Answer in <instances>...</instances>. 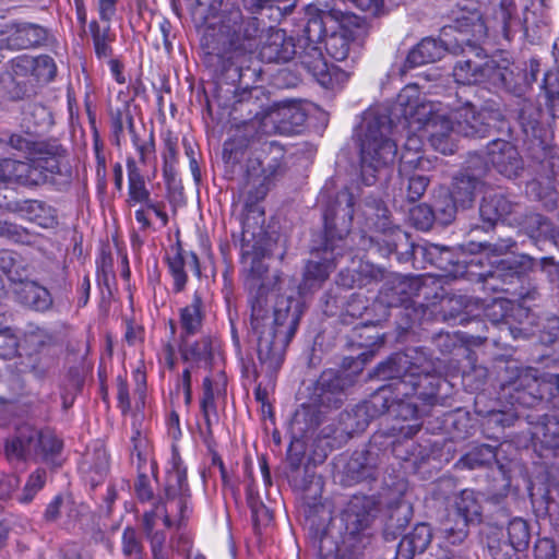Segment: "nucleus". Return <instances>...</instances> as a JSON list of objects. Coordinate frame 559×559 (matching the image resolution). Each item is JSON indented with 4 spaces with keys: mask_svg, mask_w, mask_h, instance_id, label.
Returning <instances> with one entry per match:
<instances>
[{
    "mask_svg": "<svg viewBox=\"0 0 559 559\" xmlns=\"http://www.w3.org/2000/svg\"><path fill=\"white\" fill-rule=\"evenodd\" d=\"M19 163L20 160L10 158L0 159V181L15 182Z\"/></svg>",
    "mask_w": 559,
    "mask_h": 559,
    "instance_id": "obj_61",
    "label": "nucleus"
},
{
    "mask_svg": "<svg viewBox=\"0 0 559 559\" xmlns=\"http://www.w3.org/2000/svg\"><path fill=\"white\" fill-rule=\"evenodd\" d=\"M481 495L472 489H464L455 496L453 509L457 520L453 526L450 521L442 524L441 533L452 545L461 544L467 536V527L471 524L481 522L483 500Z\"/></svg>",
    "mask_w": 559,
    "mask_h": 559,
    "instance_id": "obj_13",
    "label": "nucleus"
},
{
    "mask_svg": "<svg viewBox=\"0 0 559 559\" xmlns=\"http://www.w3.org/2000/svg\"><path fill=\"white\" fill-rule=\"evenodd\" d=\"M166 473L165 481V501H159L152 511H157L158 507H164L170 518L171 526L180 525L188 508V483L187 471L182 464L181 457L174 450Z\"/></svg>",
    "mask_w": 559,
    "mask_h": 559,
    "instance_id": "obj_12",
    "label": "nucleus"
},
{
    "mask_svg": "<svg viewBox=\"0 0 559 559\" xmlns=\"http://www.w3.org/2000/svg\"><path fill=\"white\" fill-rule=\"evenodd\" d=\"M514 242L511 239H502L496 243H471V251L474 252L475 249L479 251V254L473 258L469 261V264H484V259H489V257H499L507 253L512 247Z\"/></svg>",
    "mask_w": 559,
    "mask_h": 559,
    "instance_id": "obj_43",
    "label": "nucleus"
},
{
    "mask_svg": "<svg viewBox=\"0 0 559 559\" xmlns=\"http://www.w3.org/2000/svg\"><path fill=\"white\" fill-rule=\"evenodd\" d=\"M162 506L157 511H146L143 515V528L151 542V549L154 559H169V550L165 547L166 535L157 530V521L162 520L165 527H171V521Z\"/></svg>",
    "mask_w": 559,
    "mask_h": 559,
    "instance_id": "obj_22",
    "label": "nucleus"
},
{
    "mask_svg": "<svg viewBox=\"0 0 559 559\" xmlns=\"http://www.w3.org/2000/svg\"><path fill=\"white\" fill-rule=\"evenodd\" d=\"M371 503L367 498L354 497L343 514L346 530L356 534L369 526L371 522Z\"/></svg>",
    "mask_w": 559,
    "mask_h": 559,
    "instance_id": "obj_31",
    "label": "nucleus"
},
{
    "mask_svg": "<svg viewBox=\"0 0 559 559\" xmlns=\"http://www.w3.org/2000/svg\"><path fill=\"white\" fill-rule=\"evenodd\" d=\"M481 76L479 83L486 84L488 88L506 90L514 94L522 93L519 82L520 73L514 72L512 64L507 59L481 60Z\"/></svg>",
    "mask_w": 559,
    "mask_h": 559,
    "instance_id": "obj_18",
    "label": "nucleus"
},
{
    "mask_svg": "<svg viewBox=\"0 0 559 559\" xmlns=\"http://www.w3.org/2000/svg\"><path fill=\"white\" fill-rule=\"evenodd\" d=\"M496 19L500 21L503 36L509 39L512 31L520 25L518 9L514 0H499Z\"/></svg>",
    "mask_w": 559,
    "mask_h": 559,
    "instance_id": "obj_44",
    "label": "nucleus"
},
{
    "mask_svg": "<svg viewBox=\"0 0 559 559\" xmlns=\"http://www.w3.org/2000/svg\"><path fill=\"white\" fill-rule=\"evenodd\" d=\"M538 263L527 254L507 257L490 262V270L478 275L488 284V280L499 278L503 283L512 284L514 280L522 282V278L534 272Z\"/></svg>",
    "mask_w": 559,
    "mask_h": 559,
    "instance_id": "obj_16",
    "label": "nucleus"
},
{
    "mask_svg": "<svg viewBox=\"0 0 559 559\" xmlns=\"http://www.w3.org/2000/svg\"><path fill=\"white\" fill-rule=\"evenodd\" d=\"M278 170L280 164L277 160L270 163L266 168L262 167V162L258 158H250L247 162V187L249 189H255L251 200H260L264 198L272 178L277 175Z\"/></svg>",
    "mask_w": 559,
    "mask_h": 559,
    "instance_id": "obj_26",
    "label": "nucleus"
},
{
    "mask_svg": "<svg viewBox=\"0 0 559 559\" xmlns=\"http://www.w3.org/2000/svg\"><path fill=\"white\" fill-rule=\"evenodd\" d=\"M360 164L365 185L371 186L376 171L394 162L397 146L392 121L385 112L367 111L360 126Z\"/></svg>",
    "mask_w": 559,
    "mask_h": 559,
    "instance_id": "obj_6",
    "label": "nucleus"
},
{
    "mask_svg": "<svg viewBox=\"0 0 559 559\" xmlns=\"http://www.w3.org/2000/svg\"><path fill=\"white\" fill-rule=\"evenodd\" d=\"M0 336L10 343L0 346V358L14 359L17 373H32L43 380L57 366L58 358L53 350L56 340L46 329L29 324L17 337L10 326L0 325Z\"/></svg>",
    "mask_w": 559,
    "mask_h": 559,
    "instance_id": "obj_5",
    "label": "nucleus"
},
{
    "mask_svg": "<svg viewBox=\"0 0 559 559\" xmlns=\"http://www.w3.org/2000/svg\"><path fill=\"white\" fill-rule=\"evenodd\" d=\"M431 371V362L416 349L394 354L379 365L377 372L382 379L395 380L391 384L395 395L389 404L391 392L380 389L371 400L372 407L402 420H417L420 409L415 399L430 404L437 393V378Z\"/></svg>",
    "mask_w": 559,
    "mask_h": 559,
    "instance_id": "obj_2",
    "label": "nucleus"
},
{
    "mask_svg": "<svg viewBox=\"0 0 559 559\" xmlns=\"http://www.w3.org/2000/svg\"><path fill=\"white\" fill-rule=\"evenodd\" d=\"M415 167H409L408 170L405 173V174H401L402 178L404 179V177H406V188H407V199L411 201V202H415L417 200H419L427 187H428V183H429V179L421 175V174H411V171L414 169ZM404 180L402 181V185H404Z\"/></svg>",
    "mask_w": 559,
    "mask_h": 559,
    "instance_id": "obj_51",
    "label": "nucleus"
},
{
    "mask_svg": "<svg viewBox=\"0 0 559 559\" xmlns=\"http://www.w3.org/2000/svg\"><path fill=\"white\" fill-rule=\"evenodd\" d=\"M350 47V39L346 32L333 33L325 39L328 55L336 61H344Z\"/></svg>",
    "mask_w": 559,
    "mask_h": 559,
    "instance_id": "obj_49",
    "label": "nucleus"
},
{
    "mask_svg": "<svg viewBox=\"0 0 559 559\" xmlns=\"http://www.w3.org/2000/svg\"><path fill=\"white\" fill-rule=\"evenodd\" d=\"M20 478L16 475H3L0 477V500H5L20 486Z\"/></svg>",
    "mask_w": 559,
    "mask_h": 559,
    "instance_id": "obj_60",
    "label": "nucleus"
},
{
    "mask_svg": "<svg viewBox=\"0 0 559 559\" xmlns=\"http://www.w3.org/2000/svg\"><path fill=\"white\" fill-rule=\"evenodd\" d=\"M408 106L400 104V95L397 96L396 105L394 107V116L399 118V123L403 129H407V139L404 144V152L401 156L400 171L405 174L409 167H421L425 169V165L429 164L426 157L420 155L423 147V139L429 141V136L425 131L427 119L423 121V126L419 128V123H413L411 117L406 112Z\"/></svg>",
    "mask_w": 559,
    "mask_h": 559,
    "instance_id": "obj_14",
    "label": "nucleus"
},
{
    "mask_svg": "<svg viewBox=\"0 0 559 559\" xmlns=\"http://www.w3.org/2000/svg\"><path fill=\"white\" fill-rule=\"evenodd\" d=\"M60 158L56 150L48 153L39 152L27 162H20L16 165L15 183L39 186L47 182L55 174L60 173Z\"/></svg>",
    "mask_w": 559,
    "mask_h": 559,
    "instance_id": "obj_15",
    "label": "nucleus"
},
{
    "mask_svg": "<svg viewBox=\"0 0 559 559\" xmlns=\"http://www.w3.org/2000/svg\"><path fill=\"white\" fill-rule=\"evenodd\" d=\"M342 384L333 372H324L316 388L317 403L324 407H338L342 402Z\"/></svg>",
    "mask_w": 559,
    "mask_h": 559,
    "instance_id": "obj_35",
    "label": "nucleus"
},
{
    "mask_svg": "<svg viewBox=\"0 0 559 559\" xmlns=\"http://www.w3.org/2000/svg\"><path fill=\"white\" fill-rule=\"evenodd\" d=\"M459 206L451 193L439 195L433 203L436 219L443 225L452 223Z\"/></svg>",
    "mask_w": 559,
    "mask_h": 559,
    "instance_id": "obj_50",
    "label": "nucleus"
},
{
    "mask_svg": "<svg viewBox=\"0 0 559 559\" xmlns=\"http://www.w3.org/2000/svg\"><path fill=\"white\" fill-rule=\"evenodd\" d=\"M179 336V350L182 359L191 365L207 364L212 357V338L209 335Z\"/></svg>",
    "mask_w": 559,
    "mask_h": 559,
    "instance_id": "obj_30",
    "label": "nucleus"
},
{
    "mask_svg": "<svg viewBox=\"0 0 559 559\" xmlns=\"http://www.w3.org/2000/svg\"><path fill=\"white\" fill-rule=\"evenodd\" d=\"M13 295L17 304L34 311L45 312L52 306L49 290L34 281L27 280L14 286Z\"/></svg>",
    "mask_w": 559,
    "mask_h": 559,
    "instance_id": "obj_24",
    "label": "nucleus"
},
{
    "mask_svg": "<svg viewBox=\"0 0 559 559\" xmlns=\"http://www.w3.org/2000/svg\"><path fill=\"white\" fill-rule=\"evenodd\" d=\"M33 72L41 82H50L57 72L55 61L49 56H39L32 61Z\"/></svg>",
    "mask_w": 559,
    "mask_h": 559,
    "instance_id": "obj_53",
    "label": "nucleus"
},
{
    "mask_svg": "<svg viewBox=\"0 0 559 559\" xmlns=\"http://www.w3.org/2000/svg\"><path fill=\"white\" fill-rule=\"evenodd\" d=\"M508 545L515 551H524L528 548L531 542V525L521 518L511 519L506 527Z\"/></svg>",
    "mask_w": 559,
    "mask_h": 559,
    "instance_id": "obj_37",
    "label": "nucleus"
},
{
    "mask_svg": "<svg viewBox=\"0 0 559 559\" xmlns=\"http://www.w3.org/2000/svg\"><path fill=\"white\" fill-rule=\"evenodd\" d=\"M513 404L532 407L539 403L552 389L559 394V373L539 374L534 368H522L516 378L508 384Z\"/></svg>",
    "mask_w": 559,
    "mask_h": 559,
    "instance_id": "obj_11",
    "label": "nucleus"
},
{
    "mask_svg": "<svg viewBox=\"0 0 559 559\" xmlns=\"http://www.w3.org/2000/svg\"><path fill=\"white\" fill-rule=\"evenodd\" d=\"M145 473H146V471H144V469L139 471V478L135 483L136 496L142 501H147L153 496V492L150 487V484H148Z\"/></svg>",
    "mask_w": 559,
    "mask_h": 559,
    "instance_id": "obj_63",
    "label": "nucleus"
},
{
    "mask_svg": "<svg viewBox=\"0 0 559 559\" xmlns=\"http://www.w3.org/2000/svg\"><path fill=\"white\" fill-rule=\"evenodd\" d=\"M407 285L408 284L404 278L397 276L394 281V285L391 288H386L385 290L381 292V294L386 297L385 301L389 306H397L406 299Z\"/></svg>",
    "mask_w": 559,
    "mask_h": 559,
    "instance_id": "obj_54",
    "label": "nucleus"
},
{
    "mask_svg": "<svg viewBox=\"0 0 559 559\" xmlns=\"http://www.w3.org/2000/svg\"><path fill=\"white\" fill-rule=\"evenodd\" d=\"M496 451L492 447L483 444L466 453L459 462L462 467L474 469L489 465L496 460Z\"/></svg>",
    "mask_w": 559,
    "mask_h": 559,
    "instance_id": "obj_45",
    "label": "nucleus"
},
{
    "mask_svg": "<svg viewBox=\"0 0 559 559\" xmlns=\"http://www.w3.org/2000/svg\"><path fill=\"white\" fill-rule=\"evenodd\" d=\"M0 238H5L10 241L28 245V246H40L43 242V238L40 235L31 231L29 229L11 223L7 221L0 219Z\"/></svg>",
    "mask_w": 559,
    "mask_h": 559,
    "instance_id": "obj_40",
    "label": "nucleus"
},
{
    "mask_svg": "<svg viewBox=\"0 0 559 559\" xmlns=\"http://www.w3.org/2000/svg\"><path fill=\"white\" fill-rule=\"evenodd\" d=\"M453 78L463 85L478 84L481 81V59L460 60L453 68Z\"/></svg>",
    "mask_w": 559,
    "mask_h": 559,
    "instance_id": "obj_42",
    "label": "nucleus"
},
{
    "mask_svg": "<svg viewBox=\"0 0 559 559\" xmlns=\"http://www.w3.org/2000/svg\"><path fill=\"white\" fill-rule=\"evenodd\" d=\"M301 314V305L293 297L278 298L272 313L263 296L251 301V328L258 336V357L269 370L281 367Z\"/></svg>",
    "mask_w": 559,
    "mask_h": 559,
    "instance_id": "obj_4",
    "label": "nucleus"
},
{
    "mask_svg": "<svg viewBox=\"0 0 559 559\" xmlns=\"http://www.w3.org/2000/svg\"><path fill=\"white\" fill-rule=\"evenodd\" d=\"M356 8L371 16L384 13V0H349Z\"/></svg>",
    "mask_w": 559,
    "mask_h": 559,
    "instance_id": "obj_59",
    "label": "nucleus"
},
{
    "mask_svg": "<svg viewBox=\"0 0 559 559\" xmlns=\"http://www.w3.org/2000/svg\"><path fill=\"white\" fill-rule=\"evenodd\" d=\"M169 272L174 278V290L180 293L185 289L188 276L186 269H190L195 275L200 276L199 259L191 251L176 250L168 257Z\"/></svg>",
    "mask_w": 559,
    "mask_h": 559,
    "instance_id": "obj_28",
    "label": "nucleus"
},
{
    "mask_svg": "<svg viewBox=\"0 0 559 559\" xmlns=\"http://www.w3.org/2000/svg\"><path fill=\"white\" fill-rule=\"evenodd\" d=\"M532 438L559 452V423L554 416L545 415L543 421L534 426Z\"/></svg>",
    "mask_w": 559,
    "mask_h": 559,
    "instance_id": "obj_38",
    "label": "nucleus"
},
{
    "mask_svg": "<svg viewBox=\"0 0 559 559\" xmlns=\"http://www.w3.org/2000/svg\"><path fill=\"white\" fill-rule=\"evenodd\" d=\"M12 271L16 272V274H8L7 276L11 282L15 284V286L22 282H26L31 274V265L28 261L23 258L21 254L17 258Z\"/></svg>",
    "mask_w": 559,
    "mask_h": 559,
    "instance_id": "obj_57",
    "label": "nucleus"
},
{
    "mask_svg": "<svg viewBox=\"0 0 559 559\" xmlns=\"http://www.w3.org/2000/svg\"><path fill=\"white\" fill-rule=\"evenodd\" d=\"M487 163L506 177H516L523 168L516 147L508 141L495 140L487 145Z\"/></svg>",
    "mask_w": 559,
    "mask_h": 559,
    "instance_id": "obj_19",
    "label": "nucleus"
},
{
    "mask_svg": "<svg viewBox=\"0 0 559 559\" xmlns=\"http://www.w3.org/2000/svg\"><path fill=\"white\" fill-rule=\"evenodd\" d=\"M90 31L93 38L95 53L98 58H108L112 53L110 43L112 37L110 35V27L100 25L96 21L90 23Z\"/></svg>",
    "mask_w": 559,
    "mask_h": 559,
    "instance_id": "obj_47",
    "label": "nucleus"
},
{
    "mask_svg": "<svg viewBox=\"0 0 559 559\" xmlns=\"http://www.w3.org/2000/svg\"><path fill=\"white\" fill-rule=\"evenodd\" d=\"M400 104L408 106L406 112L413 123L420 127L427 119L425 131L429 143L444 155L454 152L457 135L483 138L496 120L493 112L487 109L477 111L469 102L448 112L440 103L423 99L415 85H407L401 91Z\"/></svg>",
    "mask_w": 559,
    "mask_h": 559,
    "instance_id": "obj_3",
    "label": "nucleus"
},
{
    "mask_svg": "<svg viewBox=\"0 0 559 559\" xmlns=\"http://www.w3.org/2000/svg\"><path fill=\"white\" fill-rule=\"evenodd\" d=\"M47 473L45 469L37 468L33 472L23 488L22 493L17 497L21 503H29L36 493L43 489L46 484Z\"/></svg>",
    "mask_w": 559,
    "mask_h": 559,
    "instance_id": "obj_52",
    "label": "nucleus"
},
{
    "mask_svg": "<svg viewBox=\"0 0 559 559\" xmlns=\"http://www.w3.org/2000/svg\"><path fill=\"white\" fill-rule=\"evenodd\" d=\"M411 215L415 225L420 229L428 228L431 225L433 218H436L433 209L423 205L413 209L411 211Z\"/></svg>",
    "mask_w": 559,
    "mask_h": 559,
    "instance_id": "obj_56",
    "label": "nucleus"
},
{
    "mask_svg": "<svg viewBox=\"0 0 559 559\" xmlns=\"http://www.w3.org/2000/svg\"><path fill=\"white\" fill-rule=\"evenodd\" d=\"M328 15L324 10H317L312 7L307 9L304 38L298 44V47L302 48L299 60L320 85L334 88L347 80V74L335 66H329L322 55V49L318 46L326 33L324 19Z\"/></svg>",
    "mask_w": 559,
    "mask_h": 559,
    "instance_id": "obj_8",
    "label": "nucleus"
},
{
    "mask_svg": "<svg viewBox=\"0 0 559 559\" xmlns=\"http://www.w3.org/2000/svg\"><path fill=\"white\" fill-rule=\"evenodd\" d=\"M544 98L551 119L559 117V83L556 73L547 72L544 78Z\"/></svg>",
    "mask_w": 559,
    "mask_h": 559,
    "instance_id": "obj_46",
    "label": "nucleus"
},
{
    "mask_svg": "<svg viewBox=\"0 0 559 559\" xmlns=\"http://www.w3.org/2000/svg\"><path fill=\"white\" fill-rule=\"evenodd\" d=\"M527 191L531 195H534L540 202H543L546 209L552 210L556 207L558 202V192L555 188L554 179L551 177L540 176L533 180L527 186Z\"/></svg>",
    "mask_w": 559,
    "mask_h": 559,
    "instance_id": "obj_41",
    "label": "nucleus"
},
{
    "mask_svg": "<svg viewBox=\"0 0 559 559\" xmlns=\"http://www.w3.org/2000/svg\"><path fill=\"white\" fill-rule=\"evenodd\" d=\"M80 471L92 487L105 480L109 471V459L102 443L96 442L93 448H87L80 463Z\"/></svg>",
    "mask_w": 559,
    "mask_h": 559,
    "instance_id": "obj_23",
    "label": "nucleus"
},
{
    "mask_svg": "<svg viewBox=\"0 0 559 559\" xmlns=\"http://www.w3.org/2000/svg\"><path fill=\"white\" fill-rule=\"evenodd\" d=\"M480 157L474 155L468 159V167L465 173L454 178L451 194L460 204V207H467L473 203L475 193L480 186L479 178L486 171V166L478 167Z\"/></svg>",
    "mask_w": 559,
    "mask_h": 559,
    "instance_id": "obj_20",
    "label": "nucleus"
},
{
    "mask_svg": "<svg viewBox=\"0 0 559 559\" xmlns=\"http://www.w3.org/2000/svg\"><path fill=\"white\" fill-rule=\"evenodd\" d=\"M530 497L536 516L548 518L559 528V487L542 488L532 485Z\"/></svg>",
    "mask_w": 559,
    "mask_h": 559,
    "instance_id": "obj_25",
    "label": "nucleus"
},
{
    "mask_svg": "<svg viewBox=\"0 0 559 559\" xmlns=\"http://www.w3.org/2000/svg\"><path fill=\"white\" fill-rule=\"evenodd\" d=\"M179 336H197L204 321V306L199 293H194L191 302L179 308Z\"/></svg>",
    "mask_w": 559,
    "mask_h": 559,
    "instance_id": "obj_27",
    "label": "nucleus"
},
{
    "mask_svg": "<svg viewBox=\"0 0 559 559\" xmlns=\"http://www.w3.org/2000/svg\"><path fill=\"white\" fill-rule=\"evenodd\" d=\"M62 448L61 441L50 431H40L24 425L16 435L7 441L5 453L9 460L33 459L48 461Z\"/></svg>",
    "mask_w": 559,
    "mask_h": 559,
    "instance_id": "obj_10",
    "label": "nucleus"
},
{
    "mask_svg": "<svg viewBox=\"0 0 559 559\" xmlns=\"http://www.w3.org/2000/svg\"><path fill=\"white\" fill-rule=\"evenodd\" d=\"M448 47L443 41L435 38H424L407 55L405 66L407 68L419 67L429 62L440 60Z\"/></svg>",
    "mask_w": 559,
    "mask_h": 559,
    "instance_id": "obj_32",
    "label": "nucleus"
},
{
    "mask_svg": "<svg viewBox=\"0 0 559 559\" xmlns=\"http://www.w3.org/2000/svg\"><path fill=\"white\" fill-rule=\"evenodd\" d=\"M338 198H342L346 202V206L342 209L326 210L324 213V226L326 242L323 249V258L319 261L310 260L304 273V285L308 288L320 286L335 269L337 258L342 255V247L334 243L335 237V219L343 213V216H348L349 222L353 218L352 206L353 197L347 192H342Z\"/></svg>",
    "mask_w": 559,
    "mask_h": 559,
    "instance_id": "obj_9",
    "label": "nucleus"
},
{
    "mask_svg": "<svg viewBox=\"0 0 559 559\" xmlns=\"http://www.w3.org/2000/svg\"><path fill=\"white\" fill-rule=\"evenodd\" d=\"M511 225L521 226L531 238L537 239L539 237H549L552 239L554 231L550 227V223L540 214H528L524 215L522 209L511 219Z\"/></svg>",
    "mask_w": 559,
    "mask_h": 559,
    "instance_id": "obj_36",
    "label": "nucleus"
},
{
    "mask_svg": "<svg viewBox=\"0 0 559 559\" xmlns=\"http://www.w3.org/2000/svg\"><path fill=\"white\" fill-rule=\"evenodd\" d=\"M132 461L136 457V466L139 471H147V465L153 467L154 463L151 456V447L147 437L143 430L133 423L132 435Z\"/></svg>",
    "mask_w": 559,
    "mask_h": 559,
    "instance_id": "obj_39",
    "label": "nucleus"
},
{
    "mask_svg": "<svg viewBox=\"0 0 559 559\" xmlns=\"http://www.w3.org/2000/svg\"><path fill=\"white\" fill-rule=\"evenodd\" d=\"M140 549L141 545L138 539L136 532L131 527H127L122 534V550L124 555L130 556L138 554Z\"/></svg>",
    "mask_w": 559,
    "mask_h": 559,
    "instance_id": "obj_58",
    "label": "nucleus"
},
{
    "mask_svg": "<svg viewBox=\"0 0 559 559\" xmlns=\"http://www.w3.org/2000/svg\"><path fill=\"white\" fill-rule=\"evenodd\" d=\"M521 210V204L510 200L502 193H489L484 197L479 213L480 217L486 224L484 228H490L500 221L508 222L511 225V219Z\"/></svg>",
    "mask_w": 559,
    "mask_h": 559,
    "instance_id": "obj_21",
    "label": "nucleus"
},
{
    "mask_svg": "<svg viewBox=\"0 0 559 559\" xmlns=\"http://www.w3.org/2000/svg\"><path fill=\"white\" fill-rule=\"evenodd\" d=\"M19 212L23 218L43 228H53L58 223L56 210L41 201H24L19 205Z\"/></svg>",
    "mask_w": 559,
    "mask_h": 559,
    "instance_id": "obj_34",
    "label": "nucleus"
},
{
    "mask_svg": "<svg viewBox=\"0 0 559 559\" xmlns=\"http://www.w3.org/2000/svg\"><path fill=\"white\" fill-rule=\"evenodd\" d=\"M487 318L495 324H500V331L518 338L523 333L522 329L513 328L512 322L523 323L530 318V310L521 304H514L508 299H495L486 309Z\"/></svg>",
    "mask_w": 559,
    "mask_h": 559,
    "instance_id": "obj_17",
    "label": "nucleus"
},
{
    "mask_svg": "<svg viewBox=\"0 0 559 559\" xmlns=\"http://www.w3.org/2000/svg\"><path fill=\"white\" fill-rule=\"evenodd\" d=\"M462 35H471V38H462L469 49H474L472 41H479L487 35V27L478 10H463L455 20L454 26Z\"/></svg>",
    "mask_w": 559,
    "mask_h": 559,
    "instance_id": "obj_33",
    "label": "nucleus"
},
{
    "mask_svg": "<svg viewBox=\"0 0 559 559\" xmlns=\"http://www.w3.org/2000/svg\"><path fill=\"white\" fill-rule=\"evenodd\" d=\"M111 124L114 134L119 140L120 134L123 133L124 127L127 126L130 130L133 129V118L124 108L123 110L117 109L116 111L111 112Z\"/></svg>",
    "mask_w": 559,
    "mask_h": 559,
    "instance_id": "obj_55",
    "label": "nucleus"
},
{
    "mask_svg": "<svg viewBox=\"0 0 559 559\" xmlns=\"http://www.w3.org/2000/svg\"><path fill=\"white\" fill-rule=\"evenodd\" d=\"M431 537V528L428 524H417L399 543L395 559H412L415 554L424 552L430 544Z\"/></svg>",
    "mask_w": 559,
    "mask_h": 559,
    "instance_id": "obj_29",
    "label": "nucleus"
},
{
    "mask_svg": "<svg viewBox=\"0 0 559 559\" xmlns=\"http://www.w3.org/2000/svg\"><path fill=\"white\" fill-rule=\"evenodd\" d=\"M223 0H197L195 13L199 14L213 32L210 36L219 35L218 41L228 44L234 50L251 51L260 39V58L266 62H287L300 51L292 36L284 29L269 27L261 29L257 17L245 19L239 8L225 9L217 14Z\"/></svg>",
    "mask_w": 559,
    "mask_h": 559,
    "instance_id": "obj_1",
    "label": "nucleus"
},
{
    "mask_svg": "<svg viewBox=\"0 0 559 559\" xmlns=\"http://www.w3.org/2000/svg\"><path fill=\"white\" fill-rule=\"evenodd\" d=\"M129 194L132 201L139 203L148 202L150 199V192L145 187L144 180L140 182L129 183Z\"/></svg>",
    "mask_w": 559,
    "mask_h": 559,
    "instance_id": "obj_64",
    "label": "nucleus"
},
{
    "mask_svg": "<svg viewBox=\"0 0 559 559\" xmlns=\"http://www.w3.org/2000/svg\"><path fill=\"white\" fill-rule=\"evenodd\" d=\"M306 121V114L295 103L284 102L272 107L262 118H255L239 127L224 150L233 154L238 150L260 142L264 135L290 133Z\"/></svg>",
    "mask_w": 559,
    "mask_h": 559,
    "instance_id": "obj_7",
    "label": "nucleus"
},
{
    "mask_svg": "<svg viewBox=\"0 0 559 559\" xmlns=\"http://www.w3.org/2000/svg\"><path fill=\"white\" fill-rule=\"evenodd\" d=\"M178 158L177 138L167 134L164 139L163 159L165 164H176Z\"/></svg>",
    "mask_w": 559,
    "mask_h": 559,
    "instance_id": "obj_62",
    "label": "nucleus"
},
{
    "mask_svg": "<svg viewBox=\"0 0 559 559\" xmlns=\"http://www.w3.org/2000/svg\"><path fill=\"white\" fill-rule=\"evenodd\" d=\"M201 411L203 414V418L209 433H211V426L213 420L217 419V412L215 405V389L213 386L212 380L206 377L203 380V395L201 399Z\"/></svg>",
    "mask_w": 559,
    "mask_h": 559,
    "instance_id": "obj_48",
    "label": "nucleus"
}]
</instances>
